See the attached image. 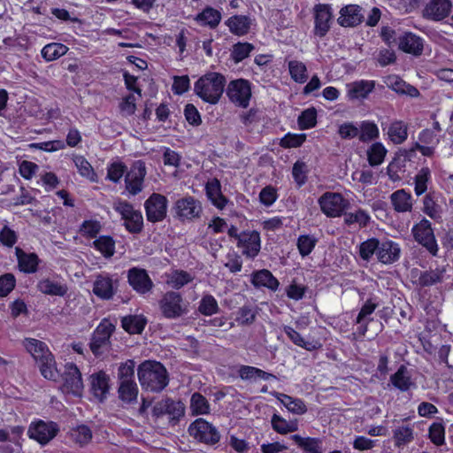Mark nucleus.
<instances>
[{"label": "nucleus", "instance_id": "1", "mask_svg": "<svg viewBox=\"0 0 453 453\" xmlns=\"http://www.w3.org/2000/svg\"><path fill=\"white\" fill-rule=\"evenodd\" d=\"M23 345L39 365L41 374L47 380H56L58 378V371L56 367L55 358L48 346L33 338L25 339Z\"/></svg>", "mask_w": 453, "mask_h": 453}, {"label": "nucleus", "instance_id": "2", "mask_svg": "<svg viewBox=\"0 0 453 453\" xmlns=\"http://www.w3.org/2000/svg\"><path fill=\"white\" fill-rule=\"evenodd\" d=\"M138 379L142 388L160 392L168 385V373L165 366L157 361L147 360L138 366Z\"/></svg>", "mask_w": 453, "mask_h": 453}, {"label": "nucleus", "instance_id": "3", "mask_svg": "<svg viewBox=\"0 0 453 453\" xmlns=\"http://www.w3.org/2000/svg\"><path fill=\"white\" fill-rule=\"evenodd\" d=\"M226 79L219 73H209L202 76L196 83L194 90L204 102L216 104L221 97Z\"/></svg>", "mask_w": 453, "mask_h": 453}, {"label": "nucleus", "instance_id": "4", "mask_svg": "<svg viewBox=\"0 0 453 453\" xmlns=\"http://www.w3.org/2000/svg\"><path fill=\"white\" fill-rule=\"evenodd\" d=\"M113 209L121 215L124 225L130 233L137 234L142 230L143 218L141 211L134 209L127 201L117 199L112 203Z\"/></svg>", "mask_w": 453, "mask_h": 453}, {"label": "nucleus", "instance_id": "5", "mask_svg": "<svg viewBox=\"0 0 453 453\" xmlns=\"http://www.w3.org/2000/svg\"><path fill=\"white\" fill-rule=\"evenodd\" d=\"M115 326L110 321L104 319L96 328L90 342V349L95 356H101L110 346V338Z\"/></svg>", "mask_w": 453, "mask_h": 453}, {"label": "nucleus", "instance_id": "6", "mask_svg": "<svg viewBox=\"0 0 453 453\" xmlns=\"http://www.w3.org/2000/svg\"><path fill=\"white\" fill-rule=\"evenodd\" d=\"M189 434L199 441L206 444H215L220 439V434L209 422L203 418H197L188 427Z\"/></svg>", "mask_w": 453, "mask_h": 453}, {"label": "nucleus", "instance_id": "7", "mask_svg": "<svg viewBox=\"0 0 453 453\" xmlns=\"http://www.w3.org/2000/svg\"><path fill=\"white\" fill-rule=\"evenodd\" d=\"M412 234L415 240L424 246L432 255L435 256L438 251V246L435 241L431 223L424 219L416 224L412 228Z\"/></svg>", "mask_w": 453, "mask_h": 453}, {"label": "nucleus", "instance_id": "8", "mask_svg": "<svg viewBox=\"0 0 453 453\" xmlns=\"http://www.w3.org/2000/svg\"><path fill=\"white\" fill-rule=\"evenodd\" d=\"M319 204L327 217L335 218L342 215L348 202L339 193L326 192L319 197Z\"/></svg>", "mask_w": 453, "mask_h": 453}, {"label": "nucleus", "instance_id": "9", "mask_svg": "<svg viewBox=\"0 0 453 453\" xmlns=\"http://www.w3.org/2000/svg\"><path fill=\"white\" fill-rule=\"evenodd\" d=\"M63 392L68 394L71 393L77 396L81 395L83 390L81 373L74 364L68 363L65 365V372L63 373Z\"/></svg>", "mask_w": 453, "mask_h": 453}, {"label": "nucleus", "instance_id": "10", "mask_svg": "<svg viewBox=\"0 0 453 453\" xmlns=\"http://www.w3.org/2000/svg\"><path fill=\"white\" fill-rule=\"evenodd\" d=\"M160 310L167 319H176L182 316L186 309L182 305L181 296L173 291L165 293L159 302Z\"/></svg>", "mask_w": 453, "mask_h": 453}, {"label": "nucleus", "instance_id": "11", "mask_svg": "<svg viewBox=\"0 0 453 453\" xmlns=\"http://www.w3.org/2000/svg\"><path fill=\"white\" fill-rule=\"evenodd\" d=\"M145 176V164L140 160L134 162L125 177L126 189L129 194L135 196L142 190Z\"/></svg>", "mask_w": 453, "mask_h": 453}, {"label": "nucleus", "instance_id": "12", "mask_svg": "<svg viewBox=\"0 0 453 453\" xmlns=\"http://www.w3.org/2000/svg\"><path fill=\"white\" fill-rule=\"evenodd\" d=\"M153 415L159 418L168 415L170 422H176L185 413L184 404L180 401H174L170 398L163 399L157 402L152 410Z\"/></svg>", "mask_w": 453, "mask_h": 453}, {"label": "nucleus", "instance_id": "13", "mask_svg": "<svg viewBox=\"0 0 453 453\" xmlns=\"http://www.w3.org/2000/svg\"><path fill=\"white\" fill-rule=\"evenodd\" d=\"M147 219L150 222L162 221L166 216L167 199L157 193H153L145 202Z\"/></svg>", "mask_w": 453, "mask_h": 453}, {"label": "nucleus", "instance_id": "14", "mask_svg": "<svg viewBox=\"0 0 453 453\" xmlns=\"http://www.w3.org/2000/svg\"><path fill=\"white\" fill-rule=\"evenodd\" d=\"M226 94L233 103L245 108L251 96L250 83L242 79L233 81L227 87Z\"/></svg>", "mask_w": 453, "mask_h": 453}, {"label": "nucleus", "instance_id": "15", "mask_svg": "<svg viewBox=\"0 0 453 453\" xmlns=\"http://www.w3.org/2000/svg\"><path fill=\"white\" fill-rule=\"evenodd\" d=\"M58 431V428L55 423L40 420L30 425L28 435L40 444L45 445L56 436Z\"/></svg>", "mask_w": 453, "mask_h": 453}, {"label": "nucleus", "instance_id": "16", "mask_svg": "<svg viewBox=\"0 0 453 453\" xmlns=\"http://www.w3.org/2000/svg\"><path fill=\"white\" fill-rule=\"evenodd\" d=\"M175 211L180 219L192 220L200 217L203 208L198 200L188 196L176 202Z\"/></svg>", "mask_w": 453, "mask_h": 453}, {"label": "nucleus", "instance_id": "17", "mask_svg": "<svg viewBox=\"0 0 453 453\" xmlns=\"http://www.w3.org/2000/svg\"><path fill=\"white\" fill-rule=\"evenodd\" d=\"M452 9L450 0H429L423 10L425 19L441 21L449 16Z\"/></svg>", "mask_w": 453, "mask_h": 453}, {"label": "nucleus", "instance_id": "18", "mask_svg": "<svg viewBox=\"0 0 453 453\" xmlns=\"http://www.w3.org/2000/svg\"><path fill=\"white\" fill-rule=\"evenodd\" d=\"M237 247L242 255L254 258L260 251V236L257 231L242 232L240 234Z\"/></svg>", "mask_w": 453, "mask_h": 453}, {"label": "nucleus", "instance_id": "19", "mask_svg": "<svg viewBox=\"0 0 453 453\" xmlns=\"http://www.w3.org/2000/svg\"><path fill=\"white\" fill-rule=\"evenodd\" d=\"M127 278L129 284L140 294L148 293L153 287V282L144 269L135 267L130 269Z\"/></svg>", "mask_w": 453, "mask_h": 453}, {"label": "nucleus", "instance_id": "20", "mask_svg": "<svg viewBox=\"0 0 453 453\" xmlns=\"http://www.w3.org/2000/svg\"><path fill=\"white\" fill-rule=\"evenodd\" d=\"M332 19L331 8L327 4H318L315 7V35L323 37L330 28Z\"/></svg>", "mask_w": 453, "mask_h": 453}, {"label": "nucleus", "instance_id": "21", "mask_svg": "<svg viewBox=\"0 0 453 453\" xmlns=\"http://www.w3.org/2000/svg\"><path fill=\"white\" fill-rule=\"evenodd\" d=\"M90 389L94 396L99 401H104L110 389L109 376L103 371L93 373L89 377Z\"/></svg>", "mask_w": 453, "mask_h": 453}, {"label": "nucleus", "instance_id": "22", "mask_svg": "<svg viewBox=\"0 0 453 453\" xmlns=\"http://www.w3.org/2000/svg\"><path fill=\"white\" fill-rule=\"evenodd\" d=\"M399 49L413 56H420L423 52V40L412 33H404L399 37Z\"/></svg>", "mask_w": 453, "mask_h": 453}, {"label": "nucleus", "instance_id": "23", "mask_svg": "<svg viewBox=\"0 0 453 453\" xmlns=\"http://www.w3.org/2000/svg\"><path fill=\"white\" fill-rule=\"evenodd\" d=\"M362 8L356 4H349L341 10L338 23L342 27H355L359 25L364 19L361 13Z\"/></svg>", "mask_w": 453, "mask_h": 453}, {"label": "nucleus", "instance_id": "24", "mask_svg": "<svg viewBox=\"0 0 453 453\" xmlns=\"http://www.w3.org/2000/svg\"><path fill=\"white\" fill-rule=\"evenodd\" d=\"M401 250L399 245L392 241L380 242L377 257L383 264H392L398 260Z\"/></svg>", "mask_w": 453, "mask_h": 453}, {"label": "nucleus", "instance_id": "25", "mask_svg": "<svg viewBox=\"0 0 453 453\" xmlns=\"http://www.w3.org/2000/svg\"><path fill=\"white\" fill-rule=\"evenodd\" d=\"M15 254L18 259V265L20 271L27 273H32L37 270L39 258L36 254L26 253L19 247L15 248Z\"/></svg>", "mask_w": 453, "mask_h": 453}, {"label": "nucleus", "instance_id": "26", "mask_svg": "<svg viewBox=\"0 0 453 453\" xmlns=\"http://www.w3.org/2000/svg\"><path fill=\"white\" fill-rule=\"evenodd\" d=\"M374 88V82L359 81L347 84V95L350 100L365 98Z\"/></svg>", "mask_w": 453, "mask_h": 453}, {"label": "nucleus", "instance_id": "27", "mask_svg": "<svg viewBox=\"0 0 453 453\" xmlns=\"http://www.w3.org/2000/svg\"><path fill=\"white\" fill-rule=\"evenodd\" d=\"M271 394L275 396L288 409V411L293 414L302 415L307 411L305 403L299 398H294L288 395L276 391L272 392Z\"/></svg>", "mask_w": 453, "mask_h": 453}, {"label": "nucleus", "instance_id": "28", "mask_svg": "<svg viewBox=\"0 0 453 453\" xmlns=\"http://www.w3.org/2000/svg\"><path fill=\"white\" fill-rule=\"evenodd\" d=\"M205 189L206 195L213 205L220 210L225 208L227 199L223 196L220 182L217 179L208 181Z\"/></svg>", "mask_w": 453, "mask_h": 453}, {"label": "nucleus", "instance_id": "29", "mask_svg": "<svg viewBox=\"0 0 453 453\" xmlns=\"http://www.w3.org/2000/svg\"><path fill=\"white\" fill-rule=\"evenodd\" d=\"M391 203L397 212H407L412 209V199L411 194L404 189H398L390 196Z\"/></svg>", "mask_w": 453, "mask_h": 453}, {"label": "nucleus", "instance_id": "30", "mask_svg": "<svg viewBox=\"0 0 453 453\" xmlns=\"http://www.w3.org/2000/svg\"><path fill=\"white\" fill-rule=\"evenodd\" d=\"M226 24L231 33L236 35H244L249 32L251 21L247 16L234 15L229 18Z\"/></svg>", "mask_w": 453, "mask_h": 453}, {"label": "nucleus", "instance_id": "31", "mask_svg": "<svg viewBox=\"0 0 453 453\" xmlns=\"http://www.w3.org/2000/svg\"><path fill=\"white\" fill-rule=\"evenodd\" d=\"M252 283L256 287H266L272 290H276L279 287L278 280L268 270L263 269L252 276Z\"/></svg>", "mask_w": 453, "mask_h": 453}, {"label": "nucleus", "instance_id": "32", "mask_svg": "<svg viewBox=\"0 0 453 453\" xmlns=\"http://www.w3.org/2000/svg\"><path fill=\"white\" fill-rule=\"evenodd\" d=\"M390 381L395 388L403 392L409 390L413 385L407 368L403 365L398 368L395 373L391 375Z\"/></svg>", "mask_w": 453, "mask_h": 453}, {"label": "nucleus", "instance_id": "33", "mask_svg": "<svg viewBox=\"0 0 453 453\" xmlns=\"http://www.w3.org/2000/svg\"><path fill=\"white\" fill-rule=\"evenodd\" d=\"M444 274V268H437L435 270L421 272L419 273L418 279L417 280V283L420 287H429L443 281Z\"/></svg>", "mask_w": 453, "mask_h": 453}, {"label": "nucleus", "instance_id": "34", "mask_svg": "<svg viewBox=\"0 0 453 453\" xmlns=\"http://www.w3.org/2000/svg\"><path fill=\"white\" fill-rule=\"evenodd\" d=\"M122 327L129 334H141L147 323V319L142 315H129L121 320Z\"/></svg>", "mask_w": 453, "mask_h": 453}, {"label": "nucleus", "instance_id": "35", "mask_svg": "<svg viewBox=\"0 0 453 453\" xmlns=\"http://www.w3.org/2000/svg\"><path fill=\"white\" fill-rule=\"evenodd\" d=\"M93 292L103 299H110L113 296L112 281L108 277L98 276L94 282Z\"/></svg>", "mask_w": 453, "mask_h": 453}, {"label": "nucleus", "instance_id": "36", "mask_svg": "<svg viewBox=\"0 0 453 453\" xmlns=\"http://www.w3.org/2000/svg\"><path fill=\"white\" fill-rule=\"evenodd\" d=\"M291 439L306 453H323L321 441L318 438H303L299 434H294Z\"/></svg>", "mask_w": 453, "mask_h": 453}, {"label": "nucleus", "instance_id": "37", "mask_svg": "<svg viewBox=\"0 0 453 453\" xmlns=\"http://www.w3.org/2000/svg\"><path fill=\"white\" fill-rule=\"evenodd\" d=\"M38 289L46 295L63 296L67 292V288L49 279L42 280L38 282Z\"/></svg>", "mask_w": 453, "mask_h": 453}, {"label": "nucleus", "instance_id": "38", "mask_svg": "<svg viewBox=\"0 0 453 453\" xmlns=\"http://www.w3.org/2000/svg\"><path fill=\"white\" fill-rule=\"evenodd\" d=\"M138 396V388L134 381L122 382L119 387V397L122 402L130 403L135 402Z\"/></svg>", "mask_w": 453, "mask_h": 453}, {"label": "nucleus", "instance_id": "39", "mask_svg": "<svg viewBox=\"0 0 453 453\" xmlns=\"http://www.w3.org/2000/svg\"><path fill=\"white\" fill-rule=\"evenodd\" d=\"M388 134L395 144H401L407 139V126L403 121H395L388 127Z\"/></svg>", "mask_w": 453, "mask_h": 453}, {"label": "nucleus", "instance_id": "40", "mask_svg": "<svg viewBox=\"0 0 453 453\" xmlns=\"http://www.w3.org/2000/svg\"><path fill=\"white\" fill-rule=\"evenodd\" d=\"M272 426L279 434H286L291 432H295L298 429V424L296 420L287 421L283 418L277 414L272 417Z\"/></svg>", "mask_w": 453, "mask_h": 453}, {"label": "nucleus", "instance_id": "41", "mask_svg": "<svg viewBox=\"0 0 453 453\" xmlns=\"http://www.w3.org/2000/svg\"><path fill=\"white\" fill-rule=\"evenodd\" d=\"M377 306L378 304L372 299L367 300L362 306L356 319V322L357 324H360L359 333L362 335H365V332L367 331V324L365 323V321L366 320L368 316H370L375 311Z\"/></svg>", "mask_w": 453, "mask_h": 453}, {"label": "nucleus", "instance_id": "42", "mask_svg": "<svg viewBox=\"0 0 453 453\" xmlns=\"http://www.w3.org/2000/svg\"><path fill=\"white\" fill-rule=\"evenodd\" d=\"M196 20L211 28H215L221 20V14L218 10L207 7L197 15Z\"/></svg>", "mask_w": 453, "mask_h": 453}, {"label": "nucleus", "instance_id": "43", "mask_svg": "<svg viewBox=\"0 0 453 453\" xmlns=\"http://www.w3.org/2000/svg\"><path fill=\"white\" fill-rule=\"evenodd\" d=\"M288 71L291 78L298 83H304L308 80L306 65L298 60L288 62Z\"/></svg>", "mask_w": 453, "mask_h": 453}, {"label": "nucleus", "instance_id": "44", "mask_svg": "<svg viewBox=\"0 0 453 453\" xmlns=\"http://www.w3.org/2000/svg\"><path fill=\"white\" fill-rule=\"evenodd\" d=\"M68 50V48L62 43H49L42 50V56L47 61L55 60L64 56Z\"/></svg>", "mask_w": 453, "mask_h": 453}, {"label": "nucleus", "instance_id": "45", "mask_svg": "<svg viewBox=\"0 0 453 453\" xmlns=\"http://www.w3.org/2000/svg\"><path fill=\"white\" fill-rule=\"evenodd\" d=\"M190 410L194 415H203L210 412L207 399L200 393H194L190 399Z\"/></svg>", "mask_w": 453, "mask_h": 453}, {"label": "nucleus", "instance_id": "46", "mask_svg": "<svg viewBox=\"0 0 453 453\" xmlns=\"http://www.w3.org/2000/svg\"><path fill=\"white\" fill-rule=\"evenodd\" d=\"M393 437L395 446L406 445L414 439L413 428L411 426H401L394 430Z\"/></svg>", "mask_w": 453, "mask_h": 453}, {"label": "nucleus", "instance_id": "47", "mask_svg": "<svg viewBox=\"0 0 453 453\" xmlns=\"http://www.w3.org/2000/svg\"><path fill=\"white\" fill-rule=\"evenodd\" d=\"M423 211L434 219H441V206L436 203L434 193H428L423 200Z\"/></svg>", "mask_w": 453, "mask_h": 453}, {"label": "nucleus", "instance_id": "48", "mask_svg": "<svg viewBox=\"0 0 453 453\" xmlns=\"http://www.w3.org/2000/svg\"><path fill=\"white\" fill-rule=\"evenodd\" d=\"M387 154V150L380 142L373 143L367 150L368 162L372 166L380 165Z\"/></svg>", "mask_w": 453, "mask_h": 453}, {"label": "nucleus", "instance_id": "49", "mask_svg": "<svg viewBox=\"0 0 453 453\" xmlns=\"http://www.w3.org/2000/svg\"><path fill=\"white\" fill-rule=\"evenodd\" d=\"M94 247L105 257H111L115 251V242L110 236L103 235L93 242Z\"/></svg>", "mask_w": 453, "mask_h": 453}, {"label": "nucleus", "instance_id": "50", "mask_svg": "<svg viewBox=\"0 0 453 453\" xmlns=\"http://www.w3.org/2000/svg\"><path fill=\"white\" fill-rule=\"evenodd\" d=\"M193 280L185 271H174L167 275V284L173 288H180Z\"/></svg>", "mask_w": 453, "mask_h": 453}, {"label": "nucleus", "instance_id": "51", "mask_svg": "<svg viewBox=\"0 0 453 453\" xmlns=\"http://www.w3.org/2000/svg\"><path fill=\"white\" fill-rule=\"evenodd\" d=\"M359 140L367 142L379 136V128L373 122L363 121L359 127Z\"/></svg>", "mask_w": 453, "mask_h": 453}, {"label": "nucleus", "instance_id": "52", "mask_svg": "<svg viewBox=\"0 0 453 453\" xmlns=\"http://www.w3.org/2000/svg\"><path fill=\"white\" fill-rule=\"evenodd\" d=\"M71 437L80 446L88 444L92 439V432L87 426H79L73 429Z\"/></svg>", "mask_w": 453, "mask_h": 453}, {"label": "nucleus", "instance_id": "53", "mask_svg": "<svg viewBox=\"0 0 453 453\" xmlns=\"http://www.w3.org/2000/svg\"><path fill=\"white\" fill-rule=\"evenodd\" d=\"M380 242L375 239H368L359 246V256L362 259L368 261L374 253H378Z\"/></svg>", "mask_w": 453, "mask_h": 453}, {"label": "nucleus", "instance_id": "54", "mask_svg": "<svg viewBox=\"0 0 453 453\" xmlns=\"http://www.w3.org/2000/svg\"><path fill=\"white\" fill-rule=\"evenodd\" d=\"M284 332L289 337V339L297 346L303 347L307 350H313L317 349V346L312 342H306L294 328L290 326H284Z\"/></svg>", "mask_w": 453, "mask_h": 453}, {"label": "nucleus", "instance_id": "55", "mask_svg": "<svg viewBox=\"0 0 453 453\" xmlns=\"http://www.w3.org/2000/svg\"><path fill=\"white\" fill-rule=\"evenodd\" d=\"M254 50V46L249 42H238L233 46L232 58L235 63H239L246 58Z\"/></svg>", "mask_w": 453, "mask_h": 453}, {"label": "nucleus", "instance_id": "56", "mask_svg": "<svg viewBox=\"0 0 453 453\" xmlns=\"http://www.w3.org/2000/svg\"><path fill=\"white\" fill-rule=\"evenodd\" d=\"M317 123V111L314 108L304 110L298 117V125L300 129H309Z\"/></svg>", "mask_w": 453, "mask_h": 453}, {"label": "nucleus", "instance_id": "57", "mask_svg": "<svg viewBox=\"0 0 453 453\" xmlns=\"http://www.w3.org/2000/svg\"><path fill=\"white\" fill-rule=\"evenodd\" d=\"M430 179V170L427 167H423L415 176V193L417 196H421L427 189V182Z\"/></svg>", "mask_w": 453, "mask_h": 453}, {"label": "nucleus", "instance_id": "58", "mask_svg": "<svg viewBox=\"0 0 453 453\" xmlns=\"http://www.w3.org/2000/svg\"><path fill=\"white\" fill-rule=\"evenodd\" d=\"M199 311L205 316H211L218 312L219 305L216 299L211 296H204L200 301L198 307Z\"/></svg>", "mask_w": 453, "mask_h": 453}, {"label": "nucleus", "instance_id": "59", "mask_svg": "<svg viewBox=\"0 0 453 453\" xmlns=\"http://www.w3.org/2000/svg\"><path fill=\"white\" fill-rule=\"evenodd\" d=\"M370 221V216L363 210H357L355 212H349L344 214V222L347 225H352L357 223L359 226H365Z\"/></svg>", "mask_w": 453, "mask_h": 453}, {"label": "nucleus", "instance_id": "60", "mask_svg": "<svg viewBox=\"0 0 453 453\" xmlns=\"http://www.w3.org/2000/svg\"><path fill=\"white\" fill-rule=\"evenodd\" d=\"M74 164L79 170V173L91 180H96V173L88 163V161L82 156H76L73 158Z\"/></svg>", "mask_w": 453, "mask_h": 453}, {"label": "nucleus", "instance_id": "61", "mask_svg": "<svg viewBox=\"0 0 453 453\" xmlns=\"http://www.w3.org/2000/svg\"><path fill=\"white\" fill-rule=\"evenodd\" d=\"M134 362L132 360H127L125 363H122L119 367L118 378L119 380V384L122 382H129L134 380Z\"/></svg>", "mask_w": 453, "mask_h": 453}, {"label": "nucleus", "instance_id": "62", "mask_svg": "<svg viewBox=\"0 0 453 453\" xmlns=\"http://www.w3.org/2000/svg\"><path fill=\"white\" fill-rule=\"evenodd\" d=\"M257 316V311L250 306L244 305L241 307L237 312L236 321L240 325H251Z\"/></svg>", "mask_w": 453, "mask_h": 453}, {"label": "nucleus", "instance_id": "63", "mask_svg": "<svg viewBox=\"0 0 453 453\" xmlns=\"http://www.w3.org/2000/svg\"><path fill=\"white\" fill-rule=\"evenodd\" d=\"M317 240L310 235H301L297 240V248L302 257H306L313 250Z\"/></svg>", "mask_w": 453, "mask_h": 453}, {"label": "nucleus", "instance_id": "64", "mask_svg": "<svg viewBox=\"0 0 453 453\" xmlns=\"http://www.w3.org/2000/svg\"><path fill=\"white\" fill-rule=\"evenodd\" d=\"M101 230V224L97 220H85L81 227L80 233L87 238H95Z\"/></svg>", "mask_w": 453, "mask_h": 453}]
</instances>
